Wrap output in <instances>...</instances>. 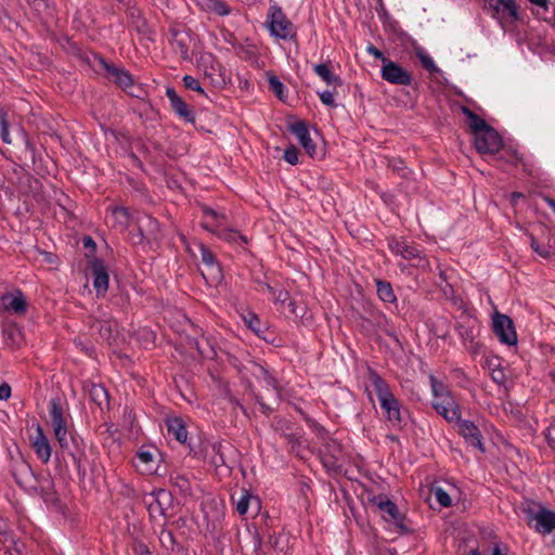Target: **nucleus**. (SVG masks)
Instances as JSON below:
<instances>
[{"label": "nucleus", "mask_w": 555, "mask_h": 555, "mask_svg": "<svg viewBox=\"0 0 555 555\" xmlns=\"http://www.w3.org/2000/svg\"><path fill=\"white\" fill-rule=\"evenodd\" d=\"M367 380L376 395L383 414L393 429L400 430L406 424V411L392 392L389 384L374 370L367 371Z\"/></svg>", "instance_id": "1"}, {"label": "nucleus", "mask_w": 555, "mask_h": 555, "mask_svg": "<svg viewBox=\"0 0 555 555\" xmlns=\"http://www.w3.org/2000/svg\"><path fill=\"white\" fill-rule=\"evenodd\" d=\"M433 392L431 405L448 423L460 422L461 408L449 387L436 376H429Z\"/></svg>", "instance_id": "2"}, {"label": "nucleus", "mask_w": 555, "mask_h": 555, "mask_svg": "<svg viewBox=\"0 0 555 555\" xmlns=\"http://www.w3.org/2000/svg\"><path fill=\"white\" fill-rule=\"evenodd\" d=\"M264 27L276 40L294 41L297 37V27L276 2L271 3L268 9Z\"/></svg>", "instance_id": "3"}, {"label": "nucleus", "mask_w": 555, "mask_h": 555, "mask_svg": "<svg viewBox=\"0 0 555 555\" xmlns=\"http://www.w3.org/2000/svg\"><path fill=\"white\" fill-rule=\"evenodd\" d=\"M483 10L505 29L520 18L519 5L515 0H486Z\"/></svg>", "instance_id": "4"}, {"label": "nucleus", "mask_w": 555, "mask_h": 555, "mask_svg": "<svg viewBox=\"0 0 555 555\" xmlns=\"http://www.w3.org/2000/svg\"><path fill=\"white\" fill-rule=\"evenodd\" d=\"M371 503L383 513V518L386 521L392 522L401 531L408 530L404 525V516L399 512L398 506L386 495H375L371 499Z\"/></svg>", "instance_id": "5"}, {"label": "nucleus", "mask_w": 555, "mask_h": 555, "mask_svg": "<svg viewBox=\"0 0 555 555\" xmlns=\"http://www.w3.org/2000/svg\"><path fill=\"white\" fill-rule=\"evenodd\" d=\"M380 77L391 83L397 86L408 87L413 81L412 74L405 69L400 64L389 60H384V65L380 69Z\"/></svg>", "instance_id": "6"}, {"label": "nucleus", "mask_w": 555, "mask_h": 555, "mask_svg": "<svg viewBox=\"0 0 555 555\" xmlns=\"http://www.w3.org/2000/svg\"><path fill=\"white\" fill-rule=\"evenodd\" d=\"M474 144L480 154H495L502 147V138L492 127H488L474 135Z\"/></svg>", "instance_id": "7"}, {"label": "nucleus", "mask_w": 555, "mask_h": 555, "mask_svg": "<svg viewBox=\"0 0 555 555\" xmlns=\"http://www.w3.org/2000/svg\"><path fill=\"white\" fill-rule=\"evenodd\" d=\"M493 332L502 344L515 346L517 344V334L513 320L500 312L493 314Z\"/></svg>", "instance_id": "8"}, {"label": "nucleus", "mask_w": 555, "mask_h": 555, "mask_svg": "<svg viewBox=\"0 0 555 555\" xmlns=\"http://www.w3.org/2000/svg\"><path fill=\"white\" fill-rule=\"evenodd\" d=\"M100 65L109 81L116 83L127 92L132 93L130 89L133 87V78L128 70L121 67H116L103 59L100 60Z\"/></svg>", "instance_id": "9"}, {"label": "nucleus", "mask_w": 555, "mask_h": 555, "mask_svg": "<svg viewBox=\"0 0 555 555\" xmlns=\"http://www.w3.org/2000/svg\"><path fill=\"white\" fill-rule=\"evenodd\" d=\"M92 283L98 297H104L109 285L108 270L104 262L98 258L90 261Z\"/></svg>", "instance_id": "10"}, {"label": "nucleus", "mask_w": 555, "mask_h": 555, "mask_svg": "<svg viewBox=\"0 0 555 555\" xmlns=\"http://www.w3.org/2000/svg\"><path fill=\"white\" fill-rule=\"evenodd\" d=\"M387 245L392 254L400 256L405 260L422 259L420 249L414 244L402 237H388Z\"/></svg>", "instance_id": "11"}, {"label": "nucleus", "mask_w": 555, "mask_h": 555, "mask_svg": "<svg viewBox=\"0 0 555 555\" xmlns=\"http://www.w3.org/2000/svg\"><path fill=\"white\" fill-rule=\"evenodd\" d=\"M259 289L262 293L268 294L271 301H273L275 305H280L283 307L286 302H288V307L291 308V312L295 317H302L304 314L298 311L295 302L289 301V294L286 289L280 287L272 286L270 284H262Z\"/></svg>", "instance_id": "12"}, {"label": "nucleus", "mask_w": 555, "mask_h": 555, "mask_svg": "<svg viewBox=\"0 0 555 555\" xmlns=\"http://www.w3.org/2000/svg\"><path fill=\"white\" fill-rule=\"evenodd\" d=\"M289 131L296 137L300 145L305 149L306 153L313 157L317 152L315 144L313 143L307 124L302 120H297L289 125Z\"/></svg>", "instance_id": "13"}, {"label": "nucleus", "mask_w": 555, "mask_h": 555, "mask_svg": "<svg viewBox=\"0 0 555 555\" xmlns=\"http://www.w3.org/2000/svg\"><path fill=\"white\" fill-rule=\"evenodd\" d=\"M528 524L538 532L544 534L550 533L555 529V513L545 508H540L529 518Z\"/></svg>", "instance_id": "14"}, {"label": "nucleus", "mask_w": 555, "mask_h": 555, "mask_svg": "<svg viewBox=\"0 0 555 555\" xmlns=\"http://www.w3.org/2000/svg\"><path fill=\"white\" fill-rule=\"evenodd\" d=\"M1 302L4 310L16 315H24L27 312L28 305L21 291L4 294L1 297Z\"/></svg>", "instance_id": "15"}, {"label": "nucleus", "mask_w": 555, "mask_h": 555, "mask_svg": "<svg viewBox=\"0 0 555 555\" xmlns=\"http://www.w3.org/2000/svg\"><path fill=\"white\" fill-rule=\"evenodd\" d=\"M166 95L170 102L171 108L180 118H182L186 122H195L194 113L189 108L188 104L183 101V99L178 95L173 88H167Z\"/></svg>", "instance_id": "16"}, {"label": "nucleus", "mask_w": 555, "mask_h": 555, "mask_svg": "<svg viewBox=\"0 0 555 555\" xmlns=\"http://www.w3.org/2000/svg\"><path fill=\"white\" fill-rule=\"evenodd\" d=\"M459 427L460 435L466 440L470 446L478 448L483 451L482 441H481V433L479 428L470 421L462 420L460 417V422H454Z\"/></svg>", "instance_id": "17"}, {"label": "nucleus", "mask_w": 555, "mask_h": 555, "mask_svg": "<svg viewBox=\"0 0 555 555\" xmlns=\"http://www.w3.org/2000/svg\"><path fill=\"white\" fill-rule=\"evenodd\" d=\"M35 429L36 435L31 440V446L38 459L41 460L43 463H48L50 461L52 452L50 442L46 437L42 427L39 424L36 425Z\"/></svg>", "instance_id": "18"}, {"label": "nucleus", "mask_w": 555, "mask_h": 555, "mask_svg": "<svg viewBox=\"0 0 555 555\" xmlns=\"http://www.w3.org/2000/svg\"><path fill=\"white\" fill-rule=\"evenodd\" d=\"M202 211L204 215V221L202 222V227L211 232L217 233V231L225 225L227 217L224 214L217 211L206 205L202 207Z\"/></svg>", "instance_id": "19"}, {"label": "nucleus", "mask_w": 555, "mask_h": 555, "mask_svg": "<svg viewBox=\"0 0 555 555\" xmlns=\"http://www.w3.org/2000/svg\"><path fill=\"white\" fill-rule=\"evenodd\" d=\"M248 371L256 379L262 382L268 388H272L279 395L278 380L266 366L250 362Z\"/></svg>", "instance_id": "20"}, {"label": "nucleus", "mask_w": 555, "mask_h": 555, "mask_svg": "<svg viewBox=\"0 0 555 555\" xmlns=\"http://www.w3.org/2000/svg\"><path fill=\"white\" fill-rule=\"evenodd\" d=\"M171 37L172 38H171L170 43H171L173 51L179 53L182 59L189 60L190 59L189 49H190V41H191L189 34H186L184 31L172 30Z\"/></svg>", "instance_id": "21"}, {"label": "nucleus", "mask_w": 555, "mask_h": 555, "mask_svg": "<svg viewBox=\"0 0 555 555\" xmlns=\"http://www.w3.org/2000/svg\"><path fill=\"white\" fill-rule=\"evenodd\" d=\"M198 249L201 253L202 262L206 266L209 273L214 278H220L221 276V267L218 263L215 255L212 251L204 244L198 243Z\"/></svg>", "instance_id": "22"}, {"label": "nucleus", "mask_w": 555, "mask_h": 555, "mask_svg": "<svg viewBox=\"0 0 555 555\" xmlns=\"http://www.w3.org/2000/svg\"><path fill=\"white\" fill-rule=\"evenodd\" d=\"M49 413L51 417L52 428L67 427V418L60 399H52L49 403Z\"/></svg>", "instance_id": "23"}, {"label": "nucleus", "mask_w": 555, "mask_h": 555, "mask_svg": "<svg viewBox=\"0 0 555 555\" xmlns=\"http://www.w3.org/2000/svg\"><path fill=\"white\" fill-rule=\"evenodd\" d=\"M197 4L203 11L218 16H227L232 12L228 3L222 0H197Z\"/></svg>", "instance_id": "24"}, {"label": "nucleus", "mask_w": 555, "mask_h": 555, "mask_svg": "<svg viewBox=\"0 0 555 555\" xmlns=\"http://www.w3.org/2000/svg\"><path fill=\"white\" fill-rule=\"evenodd\" d=\"M313 72L328 86L339 87L343 85L340 77L335 75L327 64H315Z\"/></svg>", "instance_id": "25"}, {"label": "nucleus", "mask_w": 555, "mask_h": 555, "mask_svg": "<svg viewBox=\"0 0 555 555\" xmlns=\"http://www.w3.org/2000/svg\"><path fill=\"white\" fill-rule=\"evenodd\" d=\"M412 47H413L414 53L418 57L422 66L427 72H429L431 74L440 72V69L436 65L435 61L431 59V56L427 53V51L423 47H421L416 41L412 42Z\"/></svg>", "instance_id": "26"}, {"label": "nucleus", "mask_w": 555, "mask_h": 555, "mask_svg": "<svg viewBox=\"0 0 555 555\" xmlns=\"http://www.w3.org/2000/svg\"><path fill=\"white\" fill-rule=\"evenodd\" d=\"M155 460V454L153 451L150 450H140L137 453V462L135 467L142 473V474H151L153 473V463Z\"/></svg>", "instance_id": "27"}, {"label": "nucleus", "mask_w": 555, "mask_h": 555, "mask_svg": "<svg viewBox=\"0 0 555 555\" xmlns=\"http://www.w3.org/2000/svg\"><path fill=\"white\" fill-rule=\"evenodd\" d=\"M109 219L114 228L124 230L130 222V214L127 208L116 206L111 209Z\"/></svg>", "instance_id": "28"}, {"label": "nucleus", "mask_w": 555, "mask_h": 555, "mask_svg": "<svg viewBox=\"0 0 555 555\" xmlns=\"http://www.w3.org/2000/svg\"><path fill=\"white\" fill-rule=\"evenodd\" d=\"M459 335L462 341L472 352H477L479 349V343L476 340L477 333L474 326H459Z\"/></svg>", "instance_id": "29"}, {"label": "nucleus", "mask_w": 555, "mask_h": 555, "mask_svg": "<svg viewBox=\"0 0 555 555\" xmlns=\"http://www.w3.org/2000/svg\"><path fill=\"white\" fill-rule=\"evenodd\" d=\"M168 434L173 437L178 442L185 443L188 431L180 418L169 420L167 423Z\"/></svg>", "instance_id": "30"}, {"label": "nucleus", "mask_w": 555, "mask_h": 555, "mask_svg": "<svg viewBox=\"0 0 555 555\" xmlns=\"http://www.w3.org/2000/svg\"><path fill=\"white\" fill-rule=\"evenodd\" d=\"M463 113L464 115L467 116L468 126L473 131L474 135L477 134V132L482 131L489 127V125L481 117H479L469 108L463 107Z\"/></svg>", "instance_id": "31"}, {"label": "nucleus", "mask_w": 555, "mask_h": 555, "mask_svg": "<svg viewBox=\"0 0 555 555\" xmlns=\"http://www.w3.org/2000/svg\"><path fill=\"white\" fill-rule=\"evenodd\" d=\"M218 237L223 241L235 243V244H246L247 240L244 235L240 234L237 231L227 228H220L217 233H215Z\"/></svg>", "instance_id": "32"}, {"label": "nucleus", "mask_w": 555, "mask_h": 555, "mask_svg": "<svg viewBox=\"0 0 555 555\" xmlns=\"http://www.w3.org/2000/svg\"><path fill=\"white\" fill-rule=\"evenodd\" d=\"M227 447H230L229 443H225L223 441H215L211 443V450L214 454L211 455V462L216 466H221L227 464L225 460V453L224 449Z\"/></svg>", "instance_id": "33"}, {"label": "nucleus", "mask_w": 555, "mask_h": 555, "mask_svg": "<svg viewBox=\"0 0 555 555\" xmlns=\"http://www.w3.org/2000/svg\"><path fill=\"white\" fill-rule=\"evenodd\" d=\"M251 502H255L257 507H259L258 499L256 496H253L248 491L242 490L241 496L236 502L237 513L241 516L245 515Z\"/></svg>", "instance_id": "34"}, {"label": "nucleus", "mask_w": 555, "mask_h": 555, "mask_svg": "<svg viewBox=\"0 0 555 555\" xmlns=\"http://www.w3.org/2000/svg\"><path fill=\"white\" fill-rule=\"evenodd\" d=\"M377 295L384 302H393L396 301V295L393 289L388 282L376 281Z\"/></svg>", "instance_id": "35"}, {"label": "nucleus", "mask_w": 555, "mask_h": 555, "mask_svg": "<svg viewBox=\"0 0 555 555\" xmlns=\"http://www.w3.org/2000/svg\"><path fill=\"white\" fill-rule=\"evenodd\" d=\"M170 483L173 488L178 489L180 493L188 494L191 492L190 480L181 474L170 475Z\"/></svg>", "instance_id": "36"}, {"label": "nucleus", "mask_w": 555, "mask_h": 555, "mask_svg": "<svg viewBox=\"0 0 555 555\" xmlns=\"http://www.w3.org/2000/svg\"><path fill=\"white\" fill-rule=\"evenodd\" d=\"M440 507H450L452 505V499L447 490L440 486H434L430 490Z\"/></svg>", "instance_id": "37"}, {"label": "nucleus", "mask_w": 555, "mask_h": 555, "mask_svg": "<svg viewBox=\"0 0 555 555\" xmlns=\"http://www.w3.org/2000/svg\"><path fill=\"white\" fill-rule=\"evenodd\" d=\"M0 137L4 143H12V139L9 132L8 112L3 107L0 108Z\"/></svg>", "instance_id": "38"}, {"label": "nucleus", "mask_w": 555, "mask_h": 555, "mask_svg": "<svg viewBox=\"0 0 555 555\" xmlns=\"http://www.w3.org/2000/svg\"><path fill=\"white\" fill-rule=\"evenodd\" d=\"M54 437L61 449L66 450L69 448V435L67 427L53 429Z\"/></svg>", "instance_id": "39"}, {"label": "nucleus", "mask_w": 555, "mask_h": 555, "mask_svg": "<svg viewBox=\"0 0 555 555\" xmlns=\"http://www.w3.org/2000/svg\"><path fill=\"white\" fill-rule=\"evenodd\" d=\"M268 82H269V88L272 92L275 93V95L280 99V100H283L285 94H284V85L283 82L280 81V79L275 76H270L269 79H268Z\"/></svg>", "instance_id": "40"}, {"label": "nucleus", "mask_w": 555, "mask_h": 555, "mask_svg": "<svg viewBox=\"0 0 555 555\" xmlns=\"http://www.w3.org/2000/svg\"><path fill=\"white\" fill-rule=\"evenodd\" d=\"M530 246L537 253L539 256L543 258H550L551 257V248L548 245H540L534 236H530Z\"/></svg>", "instance_id": "41"}, {"label": "nucleus", "mask_w": 555, "mask_h": 555, "mask_svg": "<svg viewBox=\"0 0 555 555\" xmlns=\"http://www.w3.org/2000/svg\"><path fill=\"white\" fill-rule=\"evenodd\" d=\"M183 83L186 89L204 94V89L202 88L201 82L197 78L190 75H185L183 77Z\"/></svg>", "instance_id": "42"}, {"label": "nucleus", "mask_w": 555, "mask_h": 555, "mask_svg": "<svg viewBox=\"0 0 555 555\" xmlns=\"http://www.w3.org/2000/svg\"><path fill=\"white\" fill-rule=\"evenodd\" d=\"M322 460L327 469L336 470L341 466L339 456L324 454Z\"/></svg>", "instance_id": "43"}, {"label": "nucleus", "mask_w": 555, "mask_h": 555, "mask_svg": "<svg viewBox=\"0 0 555 555\" xmlns=\"http://www.w3.org/2000/svg\"><path fill=\"white\" fill-rule=\"evenodd\" d=\"M283 158L291 165L298 163V149L295 145H289L285 151Z\"/></svg>", "instance_id": "44"}, {"label": "nucleus", "mask_w": 555, "mask_h": 555, "mask_svg": "<svg viewBox=\"0 0 555 555\" xmlns=\"http://www.w3.org/2000/svg\"><path fill=\"white\" fill-rule=\"evenodd\" d=\"M334 95H335V93L331 90H324L322 92H319V98H320L321 102L324 105L330 106V107L337 106Z\"/></svg>", "instance_id": "45"}, {"label": "nucleus", "mask_w": 555, "mask_h": 555, "mask_svg": "<svg viewBox=\"0 0 555 555\" xmlns=\"http://www.w3.org/2000/svg\"><path fill=\"white\" fill-rule=\"evenodd\" d=\"M94 326H96L103 339L109 340L112 333V325L109 322H98Z\"/></svg>", "instance_id": "46"}, {"label": "nucleus", "mask_w": 555, "mask_h": 555, "mask_svg": "<svg viewBox=\"0 0 555 555\" xmlns=\"http://www.w3.org/2000/svg\"><path fill=\"white\" fill-rule=\"evenodd\" d=\"M244 319L249 328H251L255 332L259 331L258 325H259L260 321L255 313H248V315L245 317Z\"/></svg>", "instance_id": "47"}, {"label": "nucleus", "mask_w": 555, "mask_h": 555, "mask_svg": "<svg viewBox=\"0 0 555 555\" xmlns=\"http://www.w3.org/2000/svg\"><path fill=\"white\" fill-rule=\"evenodd\" d=\"M366 52H367L370 55L374 56L375 59L380 60L383 64H384V60H389L388 57H386V56L384 55V53H383L380 50H378V49H377L376 47H374L373 44L367 46V48H366Z\"/></svg>", "instance_id": "48"}, {"label": "nucleus", "mask_w": 555, "mask_h": 555, "mask_svg": "<svg viewBox=\"0 0 555 555\" xmlns=\"http://www.w3.org/2000/svg\"><path fill=\"white\" fill-rule=\"evenodd\" d=\"M11 397V387L8 383L0 385V400H8Z\"/></svg>", "instance_id": "49"}, {"label": "nucleus", "mask_w": 555, "mask_h": 555, "mask_svg": "<svg viewBox=\"0 0 555 555\" xmlns=\"http://www.w3.org/2000/svg\"><path fill=\"white\" fill-rule=\"evenodd\" d=\"M135 555H152V552L149 550L147 545L144 543H138L134 548Z\"/></svg>", "instance_id": "50"}, {"label": "nucleus", "mask_w": 555, "mask_h": 555, "mask_svg": "<svg viewBox=\"0 0 555 555\" xmlns=\"http://www.w3.org/2000/svg\"><path fill=\"white\" fill-rule=\"evenodd\" d=\"M491 376L492 379L499 384L502 383L504 379V374L501 370H493Z\"/></svg>", "instance_id": "51"}, {"label": "nucleus", "mask_w": 555, "mask_h": 555, "mask_svg": "<svg viewBox=\"0 0 555 555\" xmlns=\"http://www.w3.org/2000/svg\"><path fill=\"white\" fill-rule=\"evenodd\" d=\"M92 396L99 398L101 395H103L104 398L107 397V393L105 389L101 386H94L91 391Z\"/></svg>", "instance_id": "52"}, {"label": "nucleus", "mask_w": 555, "mask_h": 555, "mask_svg": "<svg viewBox=\"0 0 555 555\" xmlns=\"http://www.w3.org/2000/svg\"><path fill=\"white\" fill-rule=\"evenodd\" d=\"M552 430H554V431H555V426H554V427H552V428H547V429L545 430L544 435H545V438H546V440H547L548 444H550L552 448H555V439H554V438L552 437V435H551V434H552Z\"/></svg>", "instance_id": "53"}, {"label": "nucleus", "mask_w": 555, "mask_h": 555, "mask_svg": "<svg viewBox=\"0 0 555 555\" xmlns=\"http://www.w3.org/2000/svg\"><path fill=\"white\" fill-rule=\"evenodd\" d=\"M147 225L151 228V232L158 230V222L154 218L147 216L146 217Z\"/></svg>", "instance_id": "54"}, {"label": "nucleus", "mask_w": 555, "mask_h": 555, "mask_svg": "<svg viewBox=\"0 0 555 555\" xmlns=\"http://www.w3.org/2000/svg\"><path fill=\"white\" fill-rule=\"evenodd\" d=\"M528 1L534 5L543 8V9H547V5H548V0H528Z\"/></svg>", "instance_id": "55"}, {"label": "nucleus", "mask_w": 555, "mask_h": 555, "mask_svg": "<svg viewBox=\"0 0 555 555\" xmlns=\"http://www.w3.org/2000/svg\"><path fill=\"white\" fill-rule=\"evenodd\" d=\"M393 170L400 171L404 168L403 162L401 159H393L392 163H390Z\"/></svg>", "instance_id": "56"}, {"label": "nucleus", "mask_w": 555, "mask_h": 555, "mask_svg": "<svg viewBox=\"0 0 555 555\" xmlns=\"http://www.w3.org/2000/svg\"><path fill=\"white\" fill-rule=\"evenodd\" d=\"M542 198L552 208V210L555 214V199L550 196H546V195H544Z\"/></svg>", "instance_id": "57"}, {"label": "nucleus", "mask_w": 555, "mask_h": 555, "mask_svg": "<svg viewBox=\"0 0 555 555\" xmlns=\"http://www.w3.org/2000/svg\"><path fill=\"white\" fill-rule=\"evenodd\" d=\"M522 196H524L522 193L513 192L512 195H511V201H512L513 204H516L517 199L521 198Z\"/></svg>", "instance_id": "58"}, {"label": "nucleus", "mask_w": 555, "mask_h": 555, "mask_svg": "<svg viewBox=\"0 0 555 555\" xmlns=\"http://www.w3.org/2000/svg\"><path fill=\"white\" fill-rule=\"evenodd\" d=\"M491 555H505L501 548L496 545L493 551H492V554Z\"/></svg>", "instance_id": "59"}, {"label": "nucleus", "mask_w": 555, "mask_h": 555, "mask_svg": "<svg viewBox=\"0 0 555 555\" xmlns=\"http://www.w3.org/2000/svg\"><path fill=\"white\" fill-rule=\"evenodd\" d=\"M259 403H260V405H261V408H262V411H263L264 413H268V412L270 411V408H269L268 405H266V404H264V403H262V402H259Z\"/></svg>", "instance_id": "60"}, {"label": "nucleus", "mask_w": 555, "mask_h": 555, "mask_svg": "<svg viewBox=\"0 0 555 555\" xmlns=\"http://www.w3.org/2000/svg\"><path fill=\"white\" fill-rule=\"evenodd\" d=\"M92 243V238L91 237H87L85 238V246H88Z\"/></svg>", "instance_id": "61"}, {"label": "nucleus", "mask_w": 555, "mask_h": 555, "mask_svg": "<svg viewBox=\"0 0 555 555\" xmlns=\"http://www.w3.org/2000/svg\"><path fill=\"white\" fill-rule=\"evenodd\" d=\"M469 555H480V553L477 548H474L470 551Z\"/></svg>", "instance_id": "62"}, {"label": "nucleus", "mask_w": 555, "mask_h": 555, "mask_svg": "<svg viewBox=\"0 0 555 555\" xmlns=\"http://www.w3.org/2000/svg\"><path fill=\"white\" fill-rule=\"evenodd\" d=\"M551 378L555 382V372L550 373Z\"/></svg>", "instance_id": "63"}]
</instances>
